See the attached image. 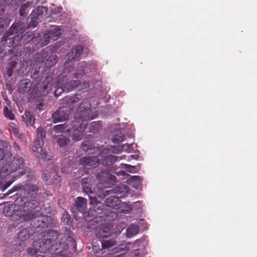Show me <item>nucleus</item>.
I'll list each match as a JSON object with an SVG mask.
<instances>
[{
  "label": "nucleus",
  "instance_id": "nucleus-63",
  "mask_svg": "<svg viewBox=\"0 0 257 257\" xmlns=\"http://www.w3.org/2000/svg\"><path fill=\"white\" fill-rule=\"evenodd\" d=\"M111 178L113 180L114 179H116V177L115 176H112L111 175Z\"/></svg>",
  "mask_w": 257,
  "mask_h": 257
},
{
  "label": "nucleus",
  "instance_id": "nucleus-36",
  "mask_svg": "<svg viewBox=\"0 0 257 257\" xmlns=\"http://www.w3.org/2000/svg\"><path fill=\"white\" fill-rule=\"evenodd\" d=\"M83 47L81 45H77L72 49L71 53L73 58L78 57L82 53Z\"/></svg>",
  "mask_w": 257,
  "mask_h": 257
},
{
  "label": "nucleus",
  "instance_id": "nucleus-15",
  "mask_svg": "<svg viewBox=\"0 0 257 257\" xmlns=\"http://www.w3.org/2000/svg\"><path fill=\"white\" fill-rule=\"evenodd\" d=\"M21 47V45H19L15 50V56L16 57H20L23 59L24 60L29 57L31 55V51L29 47Z\"/></svg>",
  "mask_w": 257,
  "mask_h": 257
},
{
  "label": "nucleus",
  "instance_id": "nucleus-14",
  "mask_svg": "<svg viewBox=\"0 0 257 257\" xmlns=\"http://www.w3.org/2000/svg\"><path fill=\"white\" fill-rule=\"evenodd\" d=\"M87 200L86 199L82 197H78L75 199L74 206L73 209H75L81 213H84L87 210Z\"/></svg>",
  "mask_w": 257,
  "mask_h": 257
},
{
  "label": "nucleus",
  "instance_id": "nucleus-40",
  "mask_svg": "<svg viewBox=\"0 0 257 257\" xmlns=\"http://www.w3.org/2000/svg\"><path fill=\"white\" fill-rule=\"evenodd\" d=\"M132 254L133 257H145L146 254L145 249H135L132 251Z\"/></svg>",
  "mask_w": 257,
  "mask_h": 257
},
{
  "label": "nucleus",
  "instance_id": "nucleus-6",
  "mask_svg": "<svg viewBox=\"0 0 257 257\" xmlns=\"http://www.w3.org/2000/svg\"><path fill=\"white\" fill-rule=\"evenodd\" d=\"M2 39L0 45V57L3 58L10 55L12 58V55L15 53V50L18 47V41H15L12 38V35L8 34V31Z\"/></svg>",
  "mask_w": 257,
  "mask_h": 257
},
{
  "label": "nucleus",
  "instance_id": "nucleus-35",
  "mask_svg": "<svg viewBox=\"0 0 257 257\" xmlns=\"http://www.w3.org/2000/svg\"><path fill=\"white\" fill-rule=\"evenodd\" d=\"M124 136L123 134L119 131L115 133L112 137V141L113 143L118 144L124 141Z\"/></svg>",
  "mask_w": 257,
  "mask_h": 257
},
{
  "label": "nucleus",
  "instance_id": "nucleus-48",
  "mask_svg": "<svg viewBox=\"0 0 257 257\" xmlns=\"http://www.w3.org/2000/svg\"><path fill=\"white\" fill-rule=\"evenodd\" d=\"M124 168L126 169L128 172L133 173L135 172L136 170V167L133 166H131L127 164H124Z\"/></svg>",
  "mask_w": 257,
  "mask_h": 257
},
{
  "label": "nucleus",
  "instance_id": "nucleus-32",
  "mask_svg": "<svg viewBox=\"0 0 257 257\" xmlns=\"http://www.w3.org/2000/svg\"><path fill=\"white\" fill-rule=\"evenodd\" d=\"M102 129L101 125L98 122H92L91 123L89 128V132L90 133L95 134L99 132Z\"/></svg>",
  "mask_w": 257,
  "mask_h": 257
},
{
  "label": "nucleus",
  "instance_id": "nucleus-3",
  "mask_svg": "<svg viewBox=\"0 0 257 257\" xmlns=\"http://www.w3.org/2000/svg\"><path fill=\"white\" fill-rule=\"evenodd\" d=\"M93 119L90 103L87 100H84L77 109L74 116L73 126L69 130L72 133V138L74 141L77 142L81 140L87 125V121Z\"/></svg>",
  "mask_w": 257,
  "mask_h": 257
},
{
  "label": "nucleus",
  "instance_id": "nucleus-9",
  "mask_svg": "<svg viewBox=\"0 0 257 257\" xmlns=\"http://www.w3.org/2000/svg\"><path fill=\"white\" fill-rule=\"evenodd\" d=\"M71 113V109L68 106L60 107L52 114L53 122L54 123L68 120Z\"/></svg>",
  "mask_w": 257,
  "mask_h": 257
},
{
  "label": "nucleus",
  "instance_id": "nucleus-21",
  "mask_svg": "<svg viewBox=\"0 0 257 257\" xmlns=\"http://www.w3.org/2000/svg\"><path fill=\"white\" fill-rule=\"evenodd\" d=\"M129 249L125 245L121 244L113 249L112 257H124Z\"/></svg>",
  "mask_w": 257,
  "mask_h": 257
},
{
  "label": "nucleus",
  "instance_id": "nucleus-55",
  "mask_svg": "<svg viewBox=\"0 0 257 257\" xmlns=\"http://www.w3.org/2000/svg\"><path fill=\"white\" fill-rule=\"evenodd\" d=\"M87 180H88V178H84L82 179V184L83 185V186L84 185L87 184Z\"/></svg>",
  "mask_w": 257,
  "mask_h": 257
},
{
  "label": "nucleus",
  "instance_id": "nucleus-5",
  "mask_svg": "<svg viewBox=\"0 0 257 257\" xmlns=\"http://www.w3.org/2000/svg\"><path fill=\"white\" fill-rule=\"evenodd\" d=\"M26 28V25L24 23L18 22L14 23L8 31V34L12 35V39L15 41H18V46L22 44H27L34 40L32 32H27L23 35Z\"/></svg>",
  "mask_w": 257,
  "mask_h": 257
},
{
  "label": "nucleus",
  "instance_id": "nucleus-20",
  "mask_svg": "<svg viewBox=\"0 0 257 257\" xmlns=\"http://www.w3.org/2000/svg\"><path fill=\"white\" fill-rule=\"evenodd\" d=\"M119 198V197L114 196L108 197L105 201L106 206L116 209L119 208L121 203V201Z\"/></svg>",
  "mask_w": 257,
  "mask_h": 257
},
{
  "label": "nucleus",
  "instance_id": "nucleus-18",
  "mask_svg": "<svg viewBox=\"0 0 257 257\" xmlns=\"http://www.w3.org/2000/svg\"><path fill=\"white\" fill-rule=\"evenodd\" d=\"M47 13V8L41 6L33 11L31 14V16L34 20H41L43 17Z\"/></svg>",
  "mask_w": 257,
  "mask_h": 257
},
{
  "label": "nucleus",
  "instance_id": "nucleus-19",
  "mask_svg": "<svg viewBox=\"0 0 257 257\" xmlns=\"http://www.w3.org/2000/svg\"><path fill=\"white\" fill-rule=\"evenodd\" d=\"M32 83L30 79H24L22 80L18 86V90L20 93H26L28 92L32 87Z\"/></svg>",
  "mask_w": 257,
  "mask_h": 257
},
{
  "label": "nucleus",
  "instance_id": "nucleus-47",
  "mask_svg": "<svg viewBox=\"0 0 257 257\" xmlns=\"http://www.w3.org/2000/svg\"><path fill=\"white\" fill-rule=\"evenodd\" d=\"M13 181H9L6 182L5 184L0 188V190H1L2 191H4L12 184Z\"/></svg>",
  "mask_w": 257,
  "mask_h": 257
},
{
  "label": "nucleus",
  "instance_id": "nucleus-45",
  "mask_svg": "<svg viewBox=\"0 0 257 257\" xmlns=\"http://www.w3.org/2000/svg\"><path fill=\"white\" fill-rule=\"evenodd\" d=\"M79 100V98L77 97V95L72 96L68 98V101L69 103H70L72 104H74L75 103L77 102Z\"/></svg>",
  "mask_w": 257,
  "mask_h": 257
},
{
  "label": "nucleus",
  "instance_id": "nucleus-61",
  "mask_svg": "<svg viewBox=\"0 0 257 257\" xmlns=\"http://www.w3.org/2000/svg\"><path fill=\"white\" fill-rule=\"evenodd\" d=\"M103 153H107V152H108V149H105L103 150Z\"/></svg>",
  "mask_w": 257,
  "mask_h": 257
},
{
  "label": "nucleus",
  "instance_id": "nucleus-7",
  "mask_svg": "<svg viewBox=\"0 0 257 257\" xmlns=\"http://www.w3.org/2000/svg\"><path fill=\"white\" fill-rule=\"evenodd\" d=\"M46 138V132L41 127H38L36 132V138L34 142L32 151L39 154L42 159H46L47 152L43 148L44 144V140Z\"/></svg>",
  "mask_w": 257,
  "mask_h": 257
},
{
  "label": "nucleus",
  "instance_id": "nucleus-57",
  "mask_svg": "<svg viewBox=\"0 0 257 257\" xmlns=\"http://www.w3.org/2000/svg\"><path fill=\"white\" fill-rule=\"evenodd\" d=\"M13 1L14 0H5L6 3L8 5H13Z\"/></svg>",
  "mask_w": 257,
  "mask_h": 257
},
{
  "label": "nucleus",
  "instance_id": "nucleus-27",
  "mask_svg": "<svg viewBox=\"0 0 257 257\" xmlns=\"http://www.w3.org/2000/svg\"><path fill=\"white\" fill-rule=\"evenodd\" d=\"M30 235V229L29 228H26L23 229L18 233V238L22 241H25L29 238Z\"/></svg>",
  "mask_w": 257,
  "mask_h": 257
},
{
  "label": "nucleus",
  "instance_id": "nucleus-16",
  "mask_svg": "<svg viewBox=\"0 0 257 257\" xmlns=\"http://www.w3.org/2000/svg\"><path fill=\"white\" fill-rule=\"evenodd\" d=\"M5 12L4 6L0 5V35L4 32L10 24V20L3 17Z\"/></svg>",
  "mask_w": 257,
  "mask_h": 257
},
{
  "label": "nucleus",
  "instance_id": "nucleus-39",
  "mask_svg": "<svg viewBox=\"0 0 257 257\" xmlns=\"http://www.w3.org/2000/svg\"><path fill=\"white\" fill-rule=\"evenodd\" d=\"M104 209V205L100 202H99L96 204H95L94 207H93V209L96 214H101Z\"/></svg>",
  "mask_w": 257,
  "mask_h": 257
},
{
  "label": "nucleus",
  "instance_id": "nucleus-12",
  "mask_svg": "<svg viewBox=\"0 0 257 257\" xmlns=\"http://www.w3.org/2000/svg\"><path fill=\"white\" fill-rule=\"evenodd\" d=\"M56 242L57 243V247L59 248L60 249L55 250H54L55 247H53L54 249H52V251H47V252H48V254H47V257H66V255L62 253V252L64 250L68 249V243H66L65 241H57V239H55V242L54 243H55Z\"/></svg>",
  "mask_w": 257,
  "mask_h": 257
},
{
  "label": "nucleus",
  "instance_id": "nucleus-41",
  "mask_svg": "<svg viewBox=\"0 0 257 257\" xmlns=\"http://www.w3.org/2000/svg\"><path fill=\"white\" fill-rule=\"evenodd\" d=\"M65 123L58 124L54 126L53 130L56 133H62L67 128Z\"/></svg>",
  "mask_w": 257,
  "mask_h": 257
},
{
  "label": "nucleus",
  "instance_id": "nucleus-64",
  "mask_svg": "<svg viewBox=\"0 0 257 257\" xmlns=\"http://www.w3.org/2000/svg\"><path fill=\"white\" fill-rule=\"evenodd\" d=\"M67 63H65V71H66V69H66V65H67Z\"/></svg>",
  "mask_w": 257,
  "mask_h": 257
},
{
  "label": "nucleus",
  "instance_id": "nucleus-13",
  "mask_svg": "<svg viewBox=\"0 0 257 257\" xmlns=\"http://www.w3.org/2000/svg\"><path fill=\"white\" fill-rule=\"evenodd\" d=\"M99 164L98 159L94 156L84 157L80 160V164L87 169L96 168Z\"/></svg>",
  "mask_w": 257,
  "mask_h": 257
},
{
  "label": "nucleus",
  "instance_id": "nucleus-51",
  "mask_svg": "<svg viewBox=\"0 0 257 257\" xmlns=\"http://www.w3.org/2000/svg\"><path fill=\"white\" fill-rule=\"evenodd\" d=\"M13 147L14 148L15 151L17 153H19L21 152V147L19 146L17 142H15L13 144Z\"/></svg>",
  "mask_w": 257,
  "mask_h": 257
},
{
  "label": "nucleus",
  "instance_id": "nucleus-10",
  "mask_svg": "<svg viewBox=\"0 0 257 257\" xmlns=\"http://www.w3.org/2000/svg\"><path fill=\"white\" fill-rule=\"evenodd\" d=\"M24 161L23 158L18 154H16L13 160L8 165H5L7 167L8 172L5 175L7 176L8 174H11L18 170L21 169V167L24 166Z\"/></svg>",
  "mask_w": 257,
  "mask_h": 257
},
{
  "label": "nucleus",
  "instance_id": "nucleus-49",
  "mask_svg": "<svg viewBox=\"0 0 257 257\" xmlns=\"http://www.w3.org/2000/svg\"><path fill=\"white\" fill-rule=\"evenodd\" d=\"M90 199V203L91 205H93L94 207L95 204H96L99 201H97L96 198L95 197L89 196Z\"/></svg>",
  "mask_w": 257,
  "mask_h": 257
},
{
  "label": "nucleus",
  "instance_id": "nucleus-11",
  "mask_svg": "<svg viewBox=\"0 0 257 257\" xmlns=\"http://www.w3.org/2000/svg\"><path fill=\"white\" fill-rule=\"evenodd\" d=\"M61 35V29L58 26H53L44 34V45H47L50 40L54 41L57 40ZM42 44H44L43 43Z\"/></svg>",
  "mask_w": 257,
  "mask_h": 257
},
{
  "label": "nucleus",
  "instance_id": "nucleus-4",
  "mask_svg": "<svg viewBox=\"0 0 257 257\" xmlns=\"http://www.w3.org/2000/svg\"><path fill=\"white\" fill-rule=\"evenodd\" d=\"M47 238L43 239H38L33 242V245L34 248H28L27 253L30 255L36 254L38 252L46 253L47 251H52V249L58 250L60 249L57 247V243H54L55 239L58 238V232L57 230L50 229L47 232Z\"/></svg>",
  "mask_w": 257,
  "mask_h": 257
},
{
  "label": "nucleus",
  "instance_id": "nucleus-29",
  "mask_svg": "<svg viewBox=\"0 0 257 257\" xmlns=\"http://www.w3.org/2000/svg\"><path fill=\"white\" fill-rule=\"evenodd\" d=\"M58 61V57L56 55H52L50 56L45 61V67L46 68H49L54 66Z\"/></svg>",
  "mask_w": 257,
  "mask_h": 257
},
{
  "label": "nucleus",
  "instance_id": "nucleus-54",
  "mask_svg": "<svg viewBox=\"0 0 257 257\" xmlns=\"http://www.w3.org/2000/svg\"><path fill=\"white\" fill-rule=\"evenodd\" d=\"M3 97L4 98V99L6 101V103L7 104L8 107V106H10L11 104V101L8 99L7 96H4Z\"/></svg>",
  "mask_w": 257,
  "mask_h": 257
},
{
  "label": "nucleus",
  "instance_id": "nucleus-22",
  "mask_svg": "<svg viewBox=\"0 0 257 257\" xmlns=\"http://www.w3.org/2000/svg\"><path fill=\"white\" fill-rule=\"evenodd\" d=\"M112 233V230L110 227H101L98 228L96 232V235L98 238H107Z\"/></svg>",
  "mask_w": 257,
  "mask_h": 257
},
{
  "label": "nucleus",
  "instance_id": "nucleus-44",
  "mask_svg": "<svg viewBox=\"0 0 257 257\" xmlns=\"http://www.w3.org/2000/svg\"><path fill=\"white\" fill-rule=\"evenodd\" d=\"M111 153L113 154H118L122 152L121 151V147H117V146H111L110 149H109Z\"/></svg>",
  "mask_w": 257,
  "mask_h": 257
},
{
  "label": "nucleus",
  "instance_id": "nucleus-46",
  "mask_svg": "<svg viewBox=\"0 0 257 257\" xmlns=\"http://www.w3.org/2000/svg\"><path fill=\"white\" fill-rule=\"evenodd\" d=\"M83 190L84 192L86 193L88 195L93 194V192L88 185H84L83 186Z\"/></svg>",
  "mask_w": 257,
  "mask_h": 257
},
{
  "label": "nucleus",
  "instance_id": "nucleus-53",
  "mask_svg": "<svg viewBox=\"0 0 257 257\" xmlns=\"http://www.w3.org/2000/svg\"><path fill=\"white\" fill-rule=\"evenodd\" d=\"M19 139H20L23 142H26V138L25 136L22 134L19 135Z\"/></svg>",
  "mask_w": 257,
  "mask_h": 257
},
{
  "label": "nucleus",
  "instance_id": "nucleus-25",
  "mask_svg": "<svg viewBox=\"0 0 257 257\" xmlns=\"http://www.w3.org/2000/svg\"><path fill=\"white\" fill-rule=\"evenodd\" d=\"M140 230L139 225L132 224L126 229V234L127 237L131 238L138 233Z\"/></svg>",
  "mask_w": 257,
  "mask_h": 257
},
{
  "label": "nucleus",
  "instance_id": "nucleus-42",
  "mask_svg": "<svg viewBox=\"0 0 257 257\" xmlns=\"http://www.w3.org/2000/svg\"><path fill=\"white\" fill-rule=\"evenodd\" d=\"M133 144H125L121 146V151L126 152L127 153L131 152L133 150Z\"/></svg>",
  "mask_w": 257,
  "mask_h": 257
},
{
  "label": "nucleus",
  "instance_id": "nucleus-58",
  "mask_svg": "<svg viewBox=\"0 0 257 257\" xmlns=\"http://www.w3.org/2000/svg\"><path fill=\"white\" fill-rule=\"evenodd\" d=\"M65 215L66 218H67L68 220L70 219V216L67 213H66V214H65L64 213H63V217H64Z\"/></svg>",
  "mask_w": 257,
  "mask_h": 257
},
{
  "label": "nucleus",
  "instance_id": "nucleus-2",
  "mask_svg": "<svg viewBox=\"0 0 257 257\" xmlns=\"http://www.w3.org/2000/svg\"><path fill=\"white\" fill-rule=\"evenodd\" d=\"M88 66V63L85 61L79 63V68L77 72H75L73 76V78L78 79V80H72L66 84L63 83L60 85V79L58 81L57 84L54 85L53 78L52 76L46 77L42 84V94H47L49 91L55 88V94L56 95H59L62 92H70L73 89L77 88L80 85V81L78 79L81 78L84 75L87 73L86 68Z\"/></svg>",
  "mask_w": 257,
  "mask_h": 257
},
{
  "label": "nucleus",
  "instance_id": "nucleus-31",
  "mask_svg": "<svg viewBox=\"0 0 257 257\" xmlns=\"http://www.w3.org/2000/svg\"><path fill=\"white\" fill-rule=\"evenodd\" d=\"M47 56V52L44 50H42L39 53H37L35 57L36 61L38 63H45V61H46L45 60V59L46 58Z\"/></svg>",
  "mask_w": 257,
  "mask_h": 257
},
{
  "label": "nucleus",
  "instance_id": "nucleus-52",
  "mask_svg": "<svg viewBox=\"0 0 257 257\" xmlns=\"http://www.w3.org/2000/svg\"><path fill=\"white\" fill-rule=\"evenodd\" d=\"M42 177H43V180L45 181V182L46 183V184H49V183H50V182L48 181V180H49V178H48V175L46 173V172H44L42 174Z\"/></svg>",
  "mask_w": 257,
  "mask_h": 257
},
{
  "label": "nucleus",
  "instance_id": "nucleus-50",
  "mask_svg": "<svg viewBox=\"0 0 257 257\" xmlns=\"http://www.w3.org/2000/svg\"><path fill=\"white\" fill-rule=\"evenodd\" d=\"M38 20H34V19H32V17H31V21L30 22L29 26L30 27L35 28V27L37 26V25L38 24L37 21H38ZM39 20L41 21L40 20Z\"/></svg>",
  "mask_w": 257,
  "mask_h": 257
},
{
  "label": "nucleus",
  "instance_id": "nucleus-8",
  "mask_svg": "<svg viewBox=\"0 0 257 257\" xmlns=\"http://www.w3.org/2000/svg\"><path fill=\"white\" fill-rule=\"evenodd\" d=\"M39 189L40 187L39 186V183L37 184L28 183L24 185L18 184L9 190L7 193V195H9L16 191L21 190L23 191L24 195L33 196L36 194L39 191Z\"/></svg>",
  "mask_w": 257,
  "mask_h": 257
},
{
  "label": "nucleus",
  "instance_id": "nucleus-1",
  "mask_svg": "<svg viewBox=\"0 0 257 257\" xmlns=\"http://www.w3.org/2000/svg\"><path fill=\"white\" fill-rule=\"evenodd\" d=\"M37 206L36 201H27L15 211L12 217L15 219H22L25 221L34 219L37 222L36 227H48L49 222H46V221L51 220V217L48 216V215L54 214L55 211L48 204L43 205L41 208V212L35 211L34 209Z\"/></svg>",
  "mask_w": 257,
  "mask_h": 257
},
{
  "label": "nucleus",
  "instance_id": "nucleus-59",
  "mask_svg": "<svg viewBox=\"0 0 257 257\" xmlns=\"http://www.w3.org/2000/svg\"><path fill=\"white\" fill-rule=\"evenodd\" d=\"M136 159L134 155H130L128 156V160L135 159Z\"/></svg>",
  "mask_w": 257,
  "mask_h": 257
},
{
  "label": "nucleus",
  "instance_id": "nucleus-33",
  "mask_svg": "<svg viewBox=\"0 0 257 257\" xmlns=\"http://www.w3.org/2000/svg\"><path fill=\"white\" fill-rule=\"evenodd\" d=\"M141 177L138 176H133L131 177L128 181L135 188H138L141 185Z\"/></svg>",
  "mask_w": 257,
  "mask_h": 257
},
{
  "label": "nucleus",
  "instance_id": "nucleus-34",
  "mask_svg": "<svg viewBox=\"0 0 257 257\" xmlns=\"http://www.w3.org/2000/svg\"><path fill=\"white\" fill-rule=\"evenodd\" d=\"M69 142L68 138L63 135L60 136L57 140V144L60 147H64Z\"/></svg>",
  "mask_w": 257,
  "mask_h": 257
},
{
  "label": "nucleus",
  "instance_id": "nucleus-38",
  "mask_svg": "<svg viewBox=\"0 0 257 257\" xmlns=\"http://www.w3.org/2000/svg\"><path fill=\"white\" fill-rule=\"evenodd\" d=\"M113 191L117 194H120V197H121L123 195H121V194L125 193L127 191V187L125 185L118 186L113 189Z\"/></svg>",
  "mask_w": 257,
  "mask_h": 257
},
{
  "label": "nucleus",
  "instance_id": "nucleus-23",
  "mask_svg": "<svg viewBox=\"0 0 257 257\" xmlns=\"http://www.w3.org/2000/svg\"><path fill=\"white\" fill-rule=\"evenodd\" d=\"M23 121L27 126H33L35 123V118L32 113L29 111H26L22 116Z\"/></svg>",
  "mask_w": 257,
  "mask_h": 257
},
{
  "label": "nucleus",
  "instance_id": "nucleus-62",
  "mask_svg": "<svg viewBox=\"0 0 257 257\" xmlns=\"http://www.w3.org/2000/svg\"><path fill=\"white\" fill-rule=\"evenodd\" d=\"M93 250L95 251H97V249L96 248V246H93Z\"/></svg>",
  "mask_w": 257,
  "mask_h": 257
},
{
  "label": "nucleus",
  "instance_id": "nucleus-24",
  "mask_svg": "<svg viewBox=\"0 0 257 257\" xmlns=\"http://www.w3.org/2000/svg\"><path fill=\"white\" fill-rule=\"evenodd\" d=\"M100 242L101 243V248L100 249L99 248V250L101 251L103 249H109L115 245L116 244V241L113 239H110L109 240L103 239L102 240H100Z\"/></svg>",
  "mask_w": 257,
  "mask_h": 257
},
{
  "label": "nucleus",
  "instance_id": "nucleus-17",
  "mask_svg": "<svg viewBox=\"0 0 257 257\" xmlns=\"http://www.w3.org/2000/svg\"><path fill=\"white\" fill-rule=\"evenodd\" d=\"M61 231L63 236L61 237V239L62 240H66L67 241L72 243L73 247L76 248V243L73 237V234L71 229L69 228L65 227L62 228Z\"/></svg>",
  "mask_w": 257,
  "mask_h": 257
},
{
  "label": "nucleus",
  "instance_id": "nucleus-37",
  "mask_svg": "<svg viewBox=\"0 0 257 257\" xmlns=\"http://www.w3.org/2000/svg\"><path fill=\"white\" fill-rule=\"evenodd\" d=\"M3 113L5 117L7 118L10 120H14L15 119L14 114L12 110L8 108V106H6L4 107Z\"/></svg>",
  "mask_w": 257,
  "mask_h": 257
},
{
  "label": "nucleus",
  "instance_id": "nucleus-30",
  "mask_svg": "<svg viewBox=\"0 0 257 257\" xmlns=\"http://www.w3.org/2000/svg\"><path fill=\"white\" fill-rule=\"evenodd\" d=\"M118 157L113 155H108L102 161L103 165L107 166H111L117 161Z\"/></svg>",
  "mask_w": 257,
  "mask_h": 257
},
{
  "label": "nucleus",
  "instance_id": "nucleus-43",
  "mask_svg": "<svg viewBox=\"0 0 257 257\" xmlns=\"http://www.w3.org/2000/svg\"><path fill=\"white\" fill-rule=\"evenodd\" d=\"M30 5V3L27 2V3L21 6L19 10L20 14L21 16H23L27 14L26 11Z\"/></svg>",
  "mask_w": 257,
  "mask_h": 257
},
{
  "label": "nucleus",
  "instance_id": "nucleus-26",
  "mask_svg": "<svg viewBox=\"0 0 257 257\" xmlns=\"http://www.w3.org/2000/svg\"><path fill=\"white\" fill-rule=\"evenodd\" d=\"M17 62L15 60H12L10 62L7 67L6 68V76L8 78L11 77L14 72V69L16 67Z\"/></svg>",
  "mask_w": 257,
  "mask_h": 257
},
{
  "label": "nucleus",
  "instance_id": "nucleus-60",
  "mask_svg": "<svg viewBox=\"0 0 257 257\" xmlns=\"http://www.w3.org/2000/svg\"><path fill=\"white\" fill-rule=\"evenodd\" d=\"M36 71L33 73V75H32V77L33 78H36L37 76H36L37 75V74H36Z\"/></svg>",
  "mask_w": 257,
  "mask_h": 257
},
{
  "label": "nucleus",
  "instance_id": "nucleus-28",
  "mask_svg": "<svg viewBox=\"0 0 257 257\" xmlns=\"http://www.w3.org/2000/svg\"><path fill=\"white\" fill-rule=\"evenodd\" d=\"M93 146L92 142L85 141L82 143L81 148L84 152H88V153L93 154V151L95 149V148H93Z\"/></svg>",
  "mask_w": 257,
  "mask_h": 257
},
{
  "label": "nucleus",
  "instance_id": "nucleus-56",
  "mask_svg": "<svg viewBox=\"0 0 257 257\" xmlns=\"http://www.w3.org/2000/svg\"><path fill=\"white\" fill-rule=\"evenodd\" d=\"M47 254H48V252H46V253H43V254H39L36 255L35 257H47Z\"/></svg>",
  "mask_w": 257,
  "mask_h": 257
}]
</instances>
